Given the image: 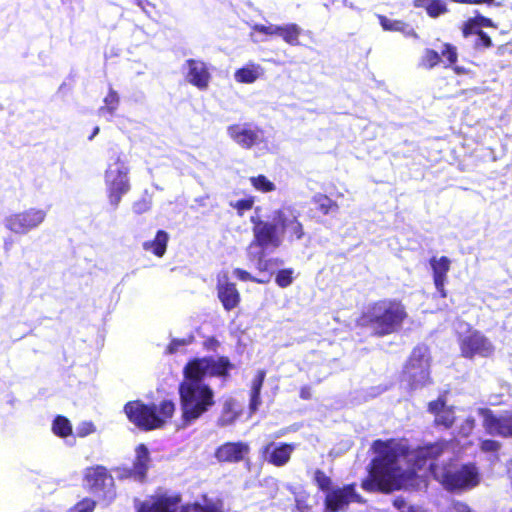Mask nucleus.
Returning a JSON list of instances; mask_svg holds the SVG:
<instances>
[{
    "label": "nucleus",
    "mask_w": 512,
    "mask_h": 512,
    "mask_svg": "<svg viewBox=\"0 0 512 512\" xmlns=\"http://www.w3.org/2000/svg\"><path fill=\"white\" fill-rule=\"evenodd\" d=\"M373 448L377 457L372 462L369 478L362 484L368 491L420 489L426 486L430 473L451 492L472 490L481 482L475 464H460L450 458L452 443L439 442L410 451L404 440H377Z\"/></svg>",
    "instance_id": "1"
},
{
    "label": "nucleus",
    "mask_w": 512,
    "mask_h": 512,
    "mask_svg": "<svg viewBox=\"0 0 512 512\" xmlns=\"http://www.w3.org/2000/svg\"><path fill=\"white\" fill-rule=\"evenodd\" d=\"M233 364L226 357H204L189 361L184 367V380L180 385L183 420L190 423L214 404L212 389L203 380L210 376L226 377Z\"/></svg>",
    "instance_id": "2"
},
{
    "label": "nucleus",
    "mask_w": 512,
    "mask_h": 512,
    "mask_svg": "<svg viewBox=\"0 0 512 512\" xmlns=\"http://www.w3.org/2000/svg\"><path fill=\"white\" fill-rule=\"evenodd\" d=\"M254 240L249 246L250 252L255 246L261 249H276L287 239L290 243L301 240L304 227L299 221V212L291 206H282L272 212L268 220L251 219Z\"/></svg>",
    "instance_id": "3"
},
{
    "label": "nucleus",
    "mask_w": 512,
    "mask_h": 512,
    "mask_svg": "<svg viewBox=\"0 0 512 512\" xmlns=\"http://www.w3.org/2000/svg\"><path fill=\"white\" fill-rule=\"evenodd\" d=\"M406 317L404 305L394 300L379 301L373 304L364 315L365 321L374 333L380 336L398 331Z\"/></svg>",
    "instance_id": "4"
},
{
    "label": "nucleus",
    "mask_w": 512,
    "mask_h": 512,
    "mask_svg": "<svg viewBox=\"0 0 512 512\" xmlns=\"http://www.w3.org/2000/svg\"><path fill=\"white\" fill-rule=\"evenodd\" d=\"M124 410L129 420L135 425L146 430H152L161 427L172 417L175 405L168 400L161 402L158 407L156 405L148 406L139 401H133L127 403Z\"/></svg>",
    "instance_id": "5"
},
{
    "label": "nucleus",
    "mask_w": 512,
    "mask_h": 512,
    "mask_svg": "<svg viewBox=\"0 0 512 512\" xmlns=\"http://www.w3.org/2000/svg\"><path fill=\"white\" fill-rule=\"evenodd\" d=\"M130 169L121 158L117 156L110 162L105 170L104 181L107 189L109 203L117 207L122 197L127 194L131 188L129 180Z\"/></svg>",
    "instance_id": "6"
},
{
    "label": "nucleus",
    "mask_w": 512,
    "mask_h": 512,
    "mask_svg": "<svg viewBox=\"0 0 512 512\" xmlns=\"http://www.w3.org/2000/svg\"><path fill=\"white\" fill-rule=\"evenodd\" d=\"M429 349L426 346H417L413 349L403 372V382L412 390L422 388L430 383Z\"/></svg>",
    "instance_id": "7"
},
{
    "label": "nucleus",
    "mask_w": 512,
    "mask_h": 512,
    "mask_svg": "<svg viewBox=\"0 0 512 512\" xmlns=\"http://www.w3.org/2000/svg\"><path fill=\"white\" fill-rule=\"evenodd\" d=\"M47 214V209L30 207L6 216L4 219V227L14 234L27 235L45 222Z\"/></svg>",
    "instance_id": "8"
},
{
    "label": "nucleus",
    "mask_w": 512,
    "mask_h": 512,
    "mask_svg": "<svg viewBox=\"0 0 512 512\" xmlns=\"http://www.w3.org/2000/svg\"><path fill=\"white\" fill-rule=\"evenodd\" d=\"M193 505L184 507L180 497L167 492L149 496L137 505V512H191Z\"/></svg>",
    "instance_id": "9"
},
{
    "label": "nucleus",
    "mask_w": 512,
    "mask_h": 512,
    "mask_svg": "<svg viewBox=\"0 0 512 512\" xmlns=\"http://www.w3.org/2000/svg\"><path fill=\"white\" fill-rule=\"evenodd\" d=\"M477 414L487 433L494 436H512V411L496 415L489 409L478 408Z\"/></svg>",
    "instance_id": "10"
},
{
    "label": "nucleus",
    "mask_w": 512,
    "mask_h": 512,
    "mask_svg": "<svg viewBox=\"0 0 512 512\" xmlns=\"http://www.w3.org/2000/svg\"><path fill=\"white\" fill-rule=\"evenodd\" d=\"M459 344L461 354L466 358L489 357L494 352L491 341L477 330H470L468 334L461 336Z\"/></svg>",
    "instance_id": "11"
},
{
    "label": "nucleus",
    "mask_w": 512,
    "mask_h": 512,
    "mask_svg": "<svg viewBox=\"0 0 512 512\" xmlns=\"http://www.w3.org/2000/svg\"><path fill=\"white\" fill-rule=\"evenodd\" d=\"M227 133L235 143L245 149H250L264 141V132L248 123L230 125Z\"/></svg>",
    "instance_id": "12"
},
{
    "label": "nucleus",
    "mask_w": 512,
    "mask_h": 512,
    "mask_svg": "<svg viewBox=\"0 0 512 512\" xmlns=\"http://www.w3.org/2000/svg\"><path fill=\"white\" fill-rule=\"evenodd\" d=\"M85 485L94 493L104 492V497L113 498V478L102 466L86 469L84 477Z\"/></svg>",
    "instance_id": "13"
},
{
    "label": "nucleus",
    "mask_w": 512,
    "mask_h": 512,
    "mask_svg": "<svg viewBox=\"0 0 512 512\" xmlns=\"http://www.w3.org/2000/svg\"><path fill=\"white\" fill-rule=\"evenodd\" d=\"M185 79L199 90H206L209 86L211 75L206 63L201 60L188 59L184 64Z\"/></svg>",
    "instance_id": "14"
},
{
    "label": "nucleus",
    "mask_w": 512,
    "mask_h": 512,
    "mask_svg": "<svg viewBox=\"0 0 512 512\" xmlns=\"http://www.w3.org/2000/svg\"><path fill=\"white\" fill-rule=\"evenodd\" d=\"M295 449V444L270 442L262 447L261 454L268 463L282 467L289 462Z\"/></svg>",
    "instance_id": "15"
},
{
    "label": "nucleus",
    "mask_w": 512,
    "mask_h": 512,
    "mask_svg": "<svg viewBox=\"0 0 512 512\" xmlns=\"http://www.w3.org/2000/svg\"><path fill=\"white\" fill-rule=\"evenodd\" d=\"M360 497L355 493L354 486L348 485L340 489L328 492L325 499V512H336L345 509L351 502H360Z\"/></svg>",
    "instance_id": "16"
},
{
    "label": "nucleus",
    "mask_w": 512,
    "mask_h": 512,
    "mask_svg": "<svg viewBox=\"0 0 512 512\" xmlns=\"http://www.w3.org/2000/svg\"><path fill=\"white\" fill-rule=\"evenodd\" d=\"M218 298L227 311L236 308L240 303V294L234 283L229 281L227 273H221L217 281Z\"/></svg>",
    "instance_id": "17"
},
{
    "label": "nucleus",
    "mask_w": 512,
    "mask_h": 512,
    "mask_svg": "<svg viewBox=\"0 0 512 512\" xmlns=\"http://www.w3.org/2000/svg\"><path fill=\"white\" fill-rule=\"evenodd\" d=\"M249 452V446L243 442L225 443L220 446L215 453V457L220 462H238L241 461Z\"/></svg>",
    "instance_id": "18"
},
{
    "label": "nucleus",
    "mask_w": 512,
    "mask_h": 512,
    "mask_svg": "<svg viewBox=\"0 0 512 512\" xmlns=\"http://www.w3.org/2000/svg\"><path fill=\"white\" fill-rule=\"evenodd\" d=\"M430 265L433 271L435 287L442 297H446L445 283L447 281V273L450 270L451 261L445 256L440 258L433 257L430 260Z\"/></svg>",
    "instance_id": "19"
},
{
    "label": "nucleus",
    "mask_w": 512,
    "mask_h": 512,
    "mask_svg": "<svg viewBox=\"0 0 512 512\" xmlns=\"http://www.w3.org/2000/svg\"><path fill=\"white\" fill-rule=\"evenodd\" d=\"M264 74V68L254 62H249L234 73V79L238 83L252 84L261 78Z\"/></svg>",
    "instance_id": "20"
},
{
    "label": "nucleus",
    "mask_w": 512,
    "mask_h": 512,
    "mask_svg": "<svg viewBox=\"0 0 512 512\" xmlns=\"http://www.w3.org/2000/svg\"><path fill=\"white\" fill-rule=\"evenodd\" d=\"M489 24L490 20L484 17L469 19L464 25L463 34L465 36L476 34L478 35L482 45L489 47L491 45L490 37L480 30L481 26H488Z\"/></svg>",
    "instance_id": "21"
},
{
    "label": "nucleus",
    "mask_w": 512,
    "mask_h": 512,
    "mask_svg": "<svg viewBox=\"0 0 512 512\" xmlns=\"http://www.w3.org/2000/svg\"><path fill=\"white\" fill-rule=\"evenodd\" d=\"M429 410L435 414V422L438 425L450 427L454 422V411L446 407L444 402L437 400L429 404Z\"/></svg>",
    "instance_id": "22"
},
{
    "label": "nucleus",
    "mask_w": 512,
    "mask_h": 512,
    "mask_svg": "<svg viewBox=\"0 0 512 512\" xmlns=\"http://www.w3.org/2000/svg\"><path fill=\"white\" fill-rule=\"evenodd\" d=\"M168 240V234L163 230H159L153 240L143 243V249L153 253L157 257H163L167 249Z\"/></svg>",
    "instance_id": "23"
},
{
    "label": "nucleus",
    "mask_w": 512,
    "mask_h": 512,
    "mask_svg": "<svg viewBox=\"0 0 512 512\" xmlns=\"http://www.w3.org/2000/svg\"><path fill=\"white\" fill-rule=\"evenodd\" d=\"M380 25L385 31L401 32L406 37H417L416 32L406 23L400 20L389 19L383 15H378Z\"/></svg>",
    "instance_id": "24"
},
{
    "label": "nucleus",
    "mask_w": 512,
    "mask_h": 512,
    "mask_svg": "<svg viewBox=\"0 0 512 512\" xmlns=\"http://www.w3.org/2000/svg\"><path fill=\"white\" fill-rule=\"evenodd\" d=\"M242 405L235 399L229 398L225 401L219 422L226 426L232 424L241 414Z\"/></svg>",
    "instance_id": "25"
},
{
    "label": "nucleus",
    "mask_w": 512,
    "mask_h": 512,
    "mask_svg": "<svg viewBox=\"0 0 512 512\" xmlns=\"http://www.w3.org/2000/svg\"><path fill=\"white\" fill-rule=\"evenodd\" d=\"M136 458L134 462V474L139 478L143 479L149 464V451L147 447L143 444L137 446L136 450Z\"/></svg>",
    "instance_id": "26"
},
{
    "label": "nucleus",
    "mask_w": 512,
    "mask_h": 512,
    "mask_svg": "<svg viewBox=\"0 0 512 512\" xmlns=\"http://www.w3.org/2000/svg\"><path fill=\"white\" fill-rule=\"evenodd\" d=\"M265 379V372L264 371H258L256 376L254 377L252 381L251 386V399H250V412L254 413L259 405L261 404L260 400V392Z\"/></svg>",
    "instance_id": "27"
},
{
    "label": "nucleus",
    "mask_w": 512,
    "mask_h": 512,
    "mask_svg": "<svg viewBox=\"0 0 512 512\" xmlns=\"http://www.w3.org/2000/svg\"><path fill=\"white\" fill-rule=\"evenodd\" d=\"M300 34L301 28L298 25L287 24L279 26V32L277 36L282 37V39L290 45H298Z\"/></svg>",
    "instance_id": "28"
},
{
    "label": "nucleus",
    "mask_w": 512,
    "mask_h": 512,
    "mask_svg": "<svg viewBox=\"0 0 512 512\" xmlns=\"http://www.w3.org/2000/svg\"><path fill=\"white\" fill-rule=\"evenodd\" d=\"M417 6L424 8L431 17H438L447 11L443 0H417Z\"/></svg>",
    "instance_id": "29"
},
{
    "label": "nucleus",
    "mask_w": 512,
    "mask_h": 512,
    "mask_svg": "<svg viewBox=\"0 0 512 512\" xmlns=\"http://www.w3.org/2000/svg\"><path fill=\"white\" fill-rule=\"evenodd\" d=\"M251 36L255 42H261L265 39L260 36H277L279 32V25L274 24H256L253 26Z\"/></svg>",
    "instance_id": "30"
},
{
    "label": "nucleus",
    "mask_w": 512,
    "mask_h": 512,
    "mask_svg": "<svg viewBox=\"0 0 512 512\" xmlns=\"http://www.w3.org/2000/svg\"><path fill=\"white\" fill-rule=\"evenodd\" d=\"M314 203L317 208L325 215L335 212L338 209V205L326 195L318 194L314 196Z\"/></svg>",
    "instance_id": "31"
},
{
    "label": "nucleus",
    "mask_w": 512,
    "mask_h": 512,
    "mask_svg": "<svg viewBox=\"0 0 512 512\" xmlns=\"http://www.w3.org/2000/svg\"><path fill=\"white\" fill-rule=\"evenodd\" d=\"M251 185L260 192L267 193L276 189L275 184L264 175L250 177Z\"/></svg>",
    "instance_id": "32"
},
{
    "label": "nucleus",
    "mask_w": 512,
    "mask_h": 512,
    "mask_svg": "<svg viewBox=\"0 0 512 512\" xmlns=\"http://www.w3.org/2000/svg\"><path fill=\"white\" fill-rule=\"evenodd\" d=\"M52 429L53 432L60 437H66L72 432V426L69 420L62 416H58L54 420Z\"/></svg>",
    "instance_id": "33"
},
{
    "label": "nucleus",
    "mask_w": 512,
    "mask_h": 512,
    "mask_svg": "<svg viewBox=\"0 0 512 512\" xmlns=\"http://www.w3.org/2000/svg\"><path fill=\"white\" fill-rule=\"evenodd\" d=\"M440 62L439 54L431 49H426L420 59L419 66L425 69H432Z\"/></svg>",
    "instance_id": "34"
},
{
    "label": "nucleus",
    "mask_w": 512,
    "mask_h": 512,
    "mask_svg": "<svg viewBox=\"0 0 512 512\" xmlns=\"http://www.w3.org/2000/svg\"><path fill=\"white\" fill-rule=\"evenodd\" d=\"M253 204V197H247L244 199L230 202V206L234 208L237 211L238 215L240 216H242L246 211L250 210L253 207Z\"/></svg>",
    "instance_id": "35"
},
{
    "label": "nucleus",
    "mask_w": 512,
    "mask_h": 512,
    "mask_svg": "<svg viewBox=\"0 0 512 512\" xmlns=\"http://www.w3.org/2000/svg\"><path fill=\"white\" fill-rule=\"evenodd\" d=\"M293 269H282L280 270L275 278V281L278 286L281 288H286L290 286L293 282Z\"/></svg>",
    "instance_id": "36"
},
{
    "label": "nucleus",
    "mask_w": 512,
    "mask_h": 512,
    "mask_svg": "<svg viewBox=\"0 0 512 512\" xmlns=\"http://www.w3.org/2000/svg\"><path fill=\"white\" fill-rule=\"evenodd\" d=\"M104 107L101 108V111L107 110L109 113H113L119 104V96L118 94L110 89L109 93L104 98Z\"/></svg>",
    "instance_id": "37"
},
{
    "label": "nucleus",
    "mask_w": 512,
    "mask_h": 512,
    "mask_svg": "<svg viewBox=\"0 0 512 512\" xmlns=\"http://www.w3.org/2000/svg\"><path fill=\"white\" fill-rule=\"evenodd\" d=\"M233 274L236 278H238L241 281H252V282L261 283V284L267 283L269 281V278H266V279L265 278H261V279L255 278L250 273H248L247 271L242 270L240 268L234 269Z\"/></svg>",
    "instance_id": "38"
},
{
    "label": "nucleus",
    "mask_w": 512,
    "mask_h": 512,
    "mask_svg": "<svg viewBox=\"0 0 512 512\" xmlns=\"http://www.w3.org/2000/svg\"><path fill=\"white\" fill-rule=\"evenodd\" d=\"M95 508V501L92 499H83L79 503H77L70 512H93Z\"/></svg>",
    "instance_id": "39"
},
{
    "label": "nucleus",
    "mask_w": 512,
    "mask_h": 512,
    "mask_svg": "<svg viewBox=\"0 0 512 512\" xmlns=\"http://www.w3.org/2000/svg\"><path fill=\"white\" fill-rule=\"evenodd\" d=\"M193 340L192 336L183 339H173L167 347V352L173 354L179 350L180 347L189 345Z\"/></svg>",
    "instance_id": "40"
},
{
    "label": "nucleus",
    "mask_w": 512,
    "mask_h": 512,
    "mask_svg": "<svg viewBox=\"0 0 512 512\" xmlns=\"http://www.w3.org/2000/svg\"><path fill=\"white\" fill-rule=\"evenodd\" d=\"M441 54L450 64H453L457 60L456 48L450 44H444Z\"/></svg>",
    "instance_id": "41"
},
{
    "label": "nucleus",
    "mask_w": 512,
    "mask_h": 512,
    "mask_svg": "<svg viewBox=\"0 0 512 512\" xmlns=\"http://www.w3.org/2000/svg\"><path fill=\"white\" fill-rule=\"evenodd\" d=\"M315 481L321 490H328L331 484V480L322 471L315 472Z\"/></svg>",
    "instance_id": "42"
},
{
    "label": "nucleus",
    "mask_w": 512,
    "mask_h": 512,
    "mask_svg": "<svg viewBox=\"0 0 512 512\" xmlns=\"http://www.w3.org/2000/svg\"><path fill=\"white\" fill-rule=\"evenodd\" d=\"M95 432V426L92 422H82L78 425L76 433L80 437H85Z\"/></svg>",
    "instance_id": "43"
},
{
    "label": "nucleus",
    "mask_w": 512,
    "mask_h": 512,
    "mask_svg": "<svg viewBox=\"0 0 512 512\" xmlns=\"http://www.w3.org/2000/svg\"><path fill=\"white\" fill-rule=\"evenodd\" d=\"M394 506L400 510V512H420V508L409 506L407 502L402 498L395 499Z\"/></svg>",
    "instance_id": "44"
},
{
    "label": "nucleus",
    "mask_w": 512,
    "mask_h": 512,
    "mask_svg": "<svg viewBox=\"0 0 512 512\" xmlns=\"http://www.w3.org/2000/svg\"><path fill=\"white\" fill-rule=\"evenodd\" d=\"M474 419L473 418H467L464 423L460 427V433L463 436H468L472 430L474 429Z\"/></svg>",
    "instance_id": "45"
},
{
    "label": "nucleus",
    "mask_w": 512,
    "mask_h": 512,
    "mask_svg": "<svg viewBox=\"0 0 512 512\" xmlns=\"http://www.w3.org/2000/svg\"><path fill=\"white\" fill-rule=\"evenodd\" d=\"M450 512H473L472 509L463 502H454L449 510Z\"/></svg>",
    "instance_id": "46"
},
{
    "label": "nucleus",
    "mask_w": 512,
    "mask_h": 512,
    "mask_svg": "<svg viewBox=\"0 0 512 512\" xmlns=\"http://www.w3.org/2000/svg\"><path fill=\"white\" fill-rule=\"evenodd\" d=\"M481 448L486 452L496 451L499 448V443L494 440H485L482 442Z\"/></svg>",
    "instance_id": "47"
},
{
    "label": "nucleus",
    "mask_w": 512,
    "mask_h": 512,
    "mask_svg": "<svg viewBox=\"0 0 512 512\" xmlns=\"http://www.w3.org/2000/svg\"><path fill=\"white\" fill-rule=\"evenodd\" d=\"M264 250L265 249H262V252L260 253L259 259L256 264V267L259 271H267L269 269V264L271 262V260L263 259Z\"/></svg>",
    "instance_id": "48"
},
{
    "label": "nucleus",
    "mask_w": 512,
    "mask_h": 512,
    "mask_svg": "<svg viewBox=\"0 0 512 512\" xmlns=\"http://www.w3.org/2000/svg\"><path fill=\"white\" fill-rule=\"evenodd\" d=\"M191 512H218L215 508L210 506H201L198 504H194Z\"/></svg>",
    "instance_id": "49"
},
{
    "label": "nucleus",
    "mask_w": 512,
    "mask_h": 512,
    "mask_svg": "<svg viewBox=\"0 0 512 512\" xmlns=\"http://www.w3.org/2000/svg\"><path fill=\"white\" fill-rule=\"evenodd\" d=\"M312 396V392H311V388L308 387V386H305V387H302L301 390H300V397L302 399H310Z\"/></svg>",
    "instance_id": "50"
},
{
    "label": "nucleus",
    "mask_w": 512,
    "mask_h": 512,
    "mask_svg": "<svg viewBox=\"0 0 512 512\" xmlns=\"http://www.w3.org/2000/svg\"><path fill=\"white\" fill-rule=\"evenodd\" d=\"M147 210V207L145 204H143V206L140 204V203H136L134 205V211L137 212V213H142L144 211Z\"/></svg>",
    "instance_id": "51"
},
{
    "label": "nucleus",
    "mask_w": 512,
    "mask_h": 512,
    "mask_svg": "<svg viewBox=\"0 0 512 512\" xmlns=\"http://www.w3.org/2000/svg\"><path fill=\"white\" fill-rule=\"evenodd\" d=\"M99 133V127H95L92 135L89 137V140H92Z\"/></svg>",
    "instance_id": "52"
},
{
    "label": "nucleus",
    "mask_w": 512,
    "mask_h": 512,
    "mask_svg": "<svg viewBox=\"0 0 512 512\" xmlns=\"http://www.w3.org/2000/svg\"><path fill=\"white\" fill-rule=\"evenodd\" d=\"M504 0H487V3L495 2L497 4H501Z\"/></svg>",
    "instance_id": "53"
},
{
    "label": "nucleus",
    "mask_w": 512,
    "mask_h": 512,
    "mask_svg": "<svg viewBox=\"0 0 512 512\" xmlns=\"http://www.w3.org/2000/svg\"><path fill=\"white\" fill-rule=\"evenodd\" d=\"M457 73H460V69L458 67L455 68Z\"/></svg>",
    "instance_id": "54"
},
{
    "label": "nucleus",
    "mask_w": 512,
    "mask_h": 512,
    "mask_svg": "<svg viewBox=\"0 0 512 512\" xmlns=\"http://www.w3.org/2000/svg\"><path fill=\"white\" fill-rule=\"evenodd\" d=\"M509 512H512V509Z\"/></svg>",
    "instance_id": "55"
}]
</instances>
